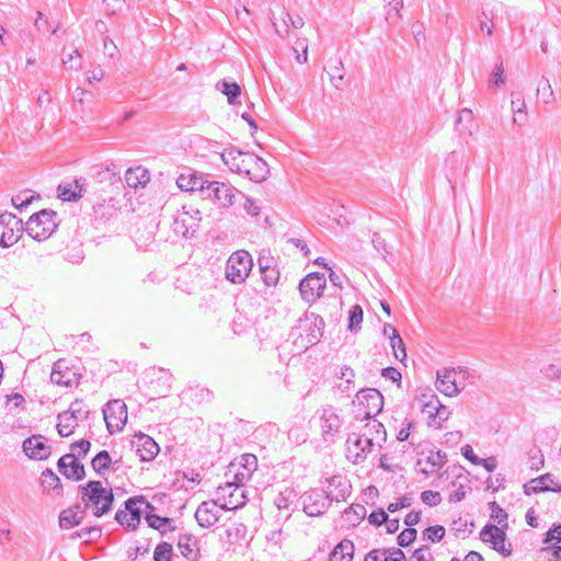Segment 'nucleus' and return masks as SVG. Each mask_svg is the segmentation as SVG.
I'll return each instance as SVG.
<instances>
[{
  "instance_id": "5fc2aeb1",
  "label": "nucleus",
  "mask_w": 561,
  "mask_h": 561,
  "mask_svg": "<svg viewBox=\"0 0 561 561\" xmlns=\"http://www.w3.org/2000/svg\"><path fill=\"white\" fill-rule=\"evenodd\" d=\"M409 561H434L431 548L427 545L416 549L409 558Z\"/></svg>"
},
{
  "instance_id": "4468645a",
  "label": "nucleus",
  "mask_w": 561,
  "mask_h": 561,
  "mask_svg": "<svg viewBox=\"0 0 561 561\" xmlns=\"http://www.w3.org/2000/svg\"><path fill=\"white\" fill-rule=\"evenodd\" d=\"M24 454L34 460H45L51 454V447L42 435H32L23 442Z\"/></svg>"
},
{
  "instance_id": "6ab92c4d",
  "label": "nucleus",
  "mask_w": 561,
  "mask_h": 561,
  "mask_svg": "<svg viewBox=\"0 0 561 561\" xmlns=\"http://www.w3.org/2000/svg\"><path fill=\"white\" fill-rule=\"evenodd\" d=\"M322 436L324 440H329L335 436V434L340 431L342 422L335 411V409L331 405H328L322 409V413L320 415Z\"/></svg>"
},
{
  "instance_id": "39448f33",
  "label": "nucleus",
  "mask_w": 561,
  "mask_h": 561,
  "mask_svg": "<svg viewBox=\"0 0 561 561\" xmlns=\"http://www.w3.org/2000/svg\"><path fill=\"white\" fill-rule=\"evenodd\" d=\"M253 267L252 256L248 251L233 252L226 264V278L232 284H241L249 276Z\"/></svg>"
},
{
  "instance_id": "4d7b16f0",
  "label": "nucleus",
  "mask_w": 561,
  "mask_h": 561,
  "mask_svg": "<svg viewBox=\"0 0 561 561\" xmlns=\"http://www.w3.org/2000/svg\"><path fill=\"white\" fill-rule=\"evenodd\" d=\"M421 500L424 504L433 507L442 502V496L439 492L426 490L421 493Z\"/></svg>"
},
{
  "instance_id": "a19ab883",
  "label": "nucleus",
  "mask_w": 561,
  "mask_h": 561,
  "mask_svg": "<svg viewBox=\"0 0 561 561\" xmlns=\"http://www.w3.org/2000/svg\"><path fill=\"white\" fill-rule=\"evenodd\" d=\"M22 233L23 232H18L16 227H14L13 225L10 226L9 228H5V230L2 232L0 237V247L3 249L10 248L20 240Z\"/></svg>"
},
{
  "instance_id": "0e129e2a",
  "label": "nucleus",
  "mask_w": 561,
  "mask_h": 561,
  "mask_svg": "<svg viewBox=\"0 0 561 561\" xmlns=\"http://www.w3.org/2000/svg\"><path fill=\"white\" fill-rule=\"evenodd\" d=\"M553 540H556L557 543L561 542V524H554L545 535V543L548 545Z\"/></svg>"
},
{
  "instance_id": "c9c22d12",
  "label": "nucleus",
  "mask_w": 561,
  "mask_h": 561,
  "mask_svg": "<svg viewBox=\"0 0 561 561\" xmlns=\"http://www.w3.org/2000/svg\"><path fill=\"white\" fill-rule=\"evenodd\" d=\"M112 463V458L107 450L99 451L92 459L91 466L93 470L101 474L104 471L108 470Z\"/></svg>"
},
{
  "instance_id": "c756f323",
  "label": "nucleus",
  "mask_w": 561,
  "mask_h": 561,
  "mask_svg": "<svg viewBox=\"0 0 561 561\" xmlns=\"http://www.w3.org/2000/svg\"><path fill=\"white\" fill-rule=\"evenodd\" d=\"M151 512L152 511H149L145 517L150 528L158 530L162 536L176 529L172 518L161 517L159 515L152 514Z\"/></svg>"
},
{
  "instance_id": "72a5a7b5",
  "label": "nucleus",
  "mask_w": 561,
  "mask_h": 561,
  "mask_svg": "<svg viewBox=\"0 0 561 561\" xmlns=\"http://www.w3.org/2000/svg\"><path fill=\"white\" fill-rule=\"evenodd\" d=\"M42 486L47 492L51 490L58 495L62 493V484L59 477L48 468L42 472Z\"/></svg>"
},
{
  "instance_id": "de8ad7c7",
  "label": "nucleus",
  "mask_w": 561,
  "mask_h": 561,
  "mask_svg": "<svg viewBox=\"0 0 561 561\" xmlns=\"http://www.w3.org/2000/svg\"><path fill=\"white\" fill-rule=\"evenodd\" d=\"M491 518L499 525L507 528V513L495 502L490 503Z\"/></svg>"
},
{
  "instance_id": "aec40b11",
  "label": "nucleus",
  "mask_w": 561,
  "mask_h": 561,
  "mask_svg": "<svg viewBox=\"0 0 561 561\" xmlns=\"http://www.w3.org/2000/svg\"><path fill=\"white\" fill-rule=\"evenodd\" d=\"M217 501H205L198 505L195 512V519L203 528H209L219 520V511Z\"/></svg>"
},
{
  "instance_id": "20e7f679",
  "label": "nucleus",
  "mask_w": 561,
  "mask_h": 561,
  "mask_svg": "<svg viewBox=\"0 0 561 561\" xmlns=\"http://www.w3.org/2000/svg\"><path fill=\"white\" fill-rule=\"evenodd\" d=\"M57 213L53 209H42L33 214L28 220L23 224L24 231L36 241L47 240L58 228Z\"/></svg>"
},
{
  "instance_id": "bb28decb",
  "label": "nucleus",
  "mask_w": 561,
  "mask_h": 561,
  "mask_svg": "<svg viewBox=\"0 0 561 561\" xmlns=\"http://www.w3.org/2000/svg\"><path fill=\"white\" fill-rule=\"evenodd\" d=\"M271 259L259 257L261 278L267 287H275L279 280V271L271 265Z\"/></svg>"
},
{
  "instance_id": "e433bc0d",
  "label": "nucleus",
  "mask_w": 561,
  "mask_h": 561,
  "mask_svg": "<svg viewBox=\"0 0 561 561\" xmlns=\"http://www.w3.org/2000/svg\"><path fill=\"white\" fill-rule=\"evenodd\" d=\"M330 81L333 87L337 90L342 89V82L344 80L343 62L340 59L334 60V65H331L328 70Z\"/></svg>"
},
{
  "instance_id": "9d476101",
  "label": "nucleus",
  "mask_w": 561,
  "mask_h": 561,
  "mask_svg": "<svg viewBox=\"0 0 561 561\" xmlns=\"http://www.w3.org/2000/svg\"><path fill=\"white\" fill-rule=\"evenodd\" d=\"M346 444V457L353 463L363 462L374 447L373 437H369L368 433L356 436L353 442L350 437Z\"/></svg>"
},
{
  "instance_id": "5701e85b",
  "label": "nucleus",
  "mask_w": 561,
  "mask_h": 561,
  "mask_svg": "<svg viewBox=\"0 0 561 561\" xmlns=\"http://www.w3.org/2000/svg\"><path fill=\"white\" fill-rule=\"evenodd\" d=\"M85 516V510L81 504H76L64 510L59 515V526L62 529H70L82 523Z\"/></svg>"
},
{
  "instance_id": "13d9d810",
  "label": "nucleus",
  "mask_w": 561,
  "mask_h": 561,
  "mask_svg": "<svg viewBox=\"0 0 561 561\" xmlns=\"http://www.w3.org/2000/svg\"><path fill=\"white\" fill-rule=\"evenodd\" d=\"M388 520V514L383 508H378L371 512L368 516V522L370 525L379 527L383 525Z\"/></svg>"
},
{
  "instance_id": "a18cd8bd",
  "label": "nucleus",
  "mask_w": 561,
  "mask_h": 561,
  "mask_svg": "<svg viewBox=\"0 0 561 561\" xmlns=\"http://www.w3.org/2000/svg\"><path fill=\"white\" fill-rule=\"evenodd\" d=\"M445 528L440 525L428 526L422 533L424 540L439 542L445 537Z\"/></svg>"
},
{
  "instance_id": "ddd939ff",
  "label": "nucleus",
  "mask_w": 561,
  "mask_h": 561,
  "mask_svg": "<svg viewBox=\"0 0 561 561\" xmlns=\"http://www.w3.org/2000/svg\"><path fill=\"white\" fill-rule=\"evenodd\" d=\"M81 375L68 366L67 360L59 359L54 363L50 381L62 387L78 386Z\"/></svg>"
},
{
  "instance_id": "ea45409f",
  "label": "nucleus",
  "mask_w": 561,
  "mask_h": 561,
  "mask_svg": "<svg viewBox=\"0 0 561 561\" xmlns=\"http://www.w3.org/2000/svg\"><path fill=\"white\" fill-rule=\"evenodd\" d=\"M70 467L67 469L66 474H62L67 479L73 481H81L85 477L84 466L79 461L78 457H75L71 462H69Z\"/></svg>"
},
{
  "instance_id": "864d4df0",
  "label": "nucleus",
  "mask_w": 561,
  "mask_h": 561,
  "mask_svg": "<svg viewBox=\"0 0 561 561\" xmlns=\"http://www.w3.org/2000/svg\"><path fill=\"white\" fill-rule=\"evenodd\" d=\"M439 399H434V401H430V403H424L421 408V411L423 414H426L430 422V425H433L436 423V416H437V405L439 404Z\"/></svg>"
},
{
  "instance_id": "f3484780",
  "label": "nucleus",
  "mask_w": 561,
  "mask_h": 561,
  "mask_svg": "<svg viewBox=\"0 0 561 561\" xmlns=\"http://www.w3.org/2000/svg\"><path fill=\"white\" fill-rule=\"evenodd\" d=\"M209 183L207 179L202 174H197L196 172L188 171L187 173H182L176 180V184L180 190L186 192H199L202 197L206 194V185Z\"/></svg>"
},
{
  "instance_id": "338daca9",
  "label": "nucleus",
  "mask_w": 561,
  "mask_h": 561,
  "mask_svg": "<svg viewBox=\"0 0 561 561\" xmlns=\"http://www.w3.org/2000/svg\"><path fill=\"white\" fill-rule=\"evenodd\" d=\"M446 461H447V455L439 450L431 454L427 457V462H430L433 467H436L438 469L442 468L446 463Z\"/></svg>"
},
{
  "instance_id": "7c9ffc66",
  "label": "nucleus",
  "mask_w": 561,
  "mask_h": 561,
  "mask_svg": "<svg viewBox=\"0 0 561 561\" xmlns=\"http://www.w3.org/2000/svg\"><path fill=\"white\" fill-rule=\"evenodd\" d=\"M57 432L61 437L70 436L78 426V420L72 414L64 411L57 415Z\"/></svg>"
},
{
  "instance_id": "b1692460",
  "label": "nucleus",
  "mask_w": 561,
  "mask_h": 561,
  "mask_svg": "<svg viewBox=\"0 0 561 561\" xmlns=\"http://www.w3.org/2000/svg\"><path fill=\"white\" fill-rule=\"evenodd\" d=\"M84 179L75 180L73 183H61L57 187L58 197L64 202H77L83 192Z\"/></svg>"
},
{
  "instance_id": "412c9836",
  "label": "nucleus",
  "mask_w": 561,
  "mask_h": 561,
  "mask_svg": "<svg viewBox=\"0 0 561 561\" xmlns=\"http://www.w3.org/2000/svg\"><path fill=\"white\" fill-rule=\"evenodd\" d=\"M329 483V494L331 501H346L352 494V485L346 477L341 474H335L328 480Z\"/></svg>"
},
{
  "instance_id": "c85d7f7f",
  "label": "nucleus",
  "mask_w": 561,
  "mask_h": 561,
  "mask_svg": "<svg viewBox=\"0 0 561 561\" xmlns=\"http://www.w3.org/2000/svg\"><path fill=\"white\" fill-rule=\"evenodd\" d=\"M366 507L362 504H352L343 512V526L346 528L356 527L365 517Z\"/></svg>"
},
{
  "instance_id": "473e14b6",
  "label": "nucleus",
  "mask_w": 561,
  "mask_h": 561,
  "mask_svg": "<svg viewBox=\"0 0 561 561\" xmlns=\"http://www.w3.org/2000/svg\"><path fill=\"white\" fill-rule=\"evenodd\" d=\"M217 89L227 96L231 105H234L241 95V87L234 81L222 80L217 83Z\"/></svg>"
},
{
  "instance_id": "1a4fd4ad",
  "label": "nucleus",
  "mask_w": 561,
  "mask_h": 561,
  "mask_svg": "<svg viewBox=\"0 0 561 561\" xmlns=\"http://www.w3.org/2000/svg\"><path fill=\"white\" fill-rule=\"evenodd\" d=\"M332 501L327 491L312 489L302 495L304 512L308 516H321L327 512Z\"/></svg>"
},
{
  "instance_id": "f03ea898",
  "label": "nucleus",
  "mask_w": 561,
  "mask_h": 561,
  "mask_svg": "<svg viewBox=\"0 0 561 561\" xmlns=\"http://www.w3.org/2000/svg\"><path fill=\"white\" fill-rule=\"evenodd\" d=\"M323 328L324 320L320 316L306 312L304 317L299 318L289 335L294 337V344L298 351H306L320 342Z\"/></svg>"
},
{
  "instance_id": "052dcab7",
  "label": "nucleus",
  "mask_w": 561,
  "mask_h": 561,
  "mask_svg": "<svg viewBox=\"0 0 561 561\" xmlns=\"http://www.w3.org/2000/svg\"><path fill=\"white\" fill-rule=\"evenodd\" d=\"M35 198L34 195H27V193H21L12 197V205L18 209L26 208L32 201Z\"/></svg>"
},
{
  "instance_id": "f704fd0d",
  "label": "nucleus",
  "mask_w": 561,
  "mask_h": 561,
  "mask_svg": "<svg viewBox=\"0 0 561 561\" xmlns=\"http://www.w3.org/2000/svg\"><path fill=\"white\" fill-rule=\"evenodd\" d=\"M363 433H368L369 437H373V440H376L380 448L381 443L386 442L387 438L383 424L374 419H370L369 422L365 425Z\"/></svg>"
},
{
  "instance_id": "69168bd1",
  "label": "nucleus",
  "mask_w": 561,
  "mask_h": 561,
  "mask_svg": "<svg viewBox=\"0 0 561 561\" xmlns=\"http://www.w3.org/2000/svg\"><path fill=\"white\" fill-rule=\"evenodd\" d=\"M91 448V443L88 439H80L70 445L72 451L78 450V457H85Z\"/></svg>"
},
{
  "instance_id": "58836bf2",
  "label": "nucleus",
  "mask_w": 561,
  "mask_h": 561,
  "mask_svg": "<svg viewBox=\"0 0 561 561\" xmlns=\"http://www.w3.org/2000/svg\"><path fill=\"white\" fill-rule=\"evenodd\" d=\"M102 529L100 526L84 527L71 535V539H83L84 542L96 540L101 537Z\"/></svg>"
},
{
  "instance_id": "680f3d73",
  "label": "nucleus",
  "mask_w": 561,
  "mask_h": 561,
  "mask_svg": "<svg viewBox=\"0 0 561 561\" xmlns=\"http://www.w3.org/2000/svg\"><path fill=\"white\" fill-rule=\"evenodd\" d=\"M412 501H413L412 496L405 494V495L401 496L398 500V502L390 503L388 505V507H387V511L390 512V513H394V512H397L400 508L409 507V506H411Z\"/></svg>"
},
{
  "instance_id": "bf43d9fd",
  "label": "nucleus",
  "mask_w": 561,
  "mask_h": 561,
  "mask_svg": "<svg viewBox=\"0 0 561 561\" xmlns=\"http://www.w3.org/2000/svg\"><path fill=\"white\" fill-rule=\"evenodd\" d=\"M98 176H108V182L111 184L121 182L119 172L116 170V165L114 163L106 165L104 170L98 173Z\"/></svg>"
},
{
  "instance_id": "6e6d98bb",
  "label": "nucleus",
  "mask_w": 561,
  "mask_h": 561,
  "mask_svg": "<svg viewBox=\"0 0 561 561\" xmlns=\"http://www.w3.org/2000/svg\"><path fill=\"white\" fill-rule=\"evenodd\" d=\"M391 347L393 350L394 357L403 362L407 358V351L403 340L398 334V337L390 340Z\"/></svg>"
},
{
  "instance_id": "774afa93",
  "label": "nucleus",
  "mask_w": 561,
  "mask_h": 561,
  "mask_svg": "<svg viewBox=\"0 0 561 561\" xmlns=\"http://www.w3.org/2000/svg\"><path fill=\"white\" fill-rule=\"evenodd\" d=\"M541 552L551 556L553 561H561V546L553 543L541 549Z\"/></svg>"
},
{
  "instance_id": "09e8293b",
  "label": "nucleus",
  "mask_w": 561,
  "mask_h": 561,
  "mask_svg": "<svg viewBox=\"0 0 561 561\" xmlns=\"http://www.w3.org/2000/svg\"><path fill=\"white\" fill-rule=\"evenodd\" d=\"M295 496L296 493L293 489H286L275 497L274 503L278 510H286L293 503Z\"/></svg>"
},
{
  "instance_id": "49530a36",
  "label": "nucleus",
  "mask_w": 561,
  "mask_h": 561,
  "mask_svg": "<svg viewBox=\"0 0 561 561\" xmlns=\"http://www.w3.org/2000/svg\"><path fill=\"white\" fill-rule=\"evenodd\" d=\"M67 412L76 416L78 421L88 419L90 413L88 407L81 400H75L71 402Z\"/></svg>"
},
{
  "instance_id": "4be33fe9",
  "label": "nucleus",
  "mask_w": 561,
  "mask_h": 561,
  "mask_svg": "<svg viewBox=\"0 0 561 561\" xmlns=\"http://www.w3.org/2000/svg\"><path fill=\"white\" fill-rule=\"evenodd\" d=\"M455 368H445L437 371L436 388L445 396L453 397L458 394L463 387H459L455 379Z\"/></svg>"
},
{
  "instance_id": "cd10ccee",
  "label": "nucleus",
  "mask_w": 561,
  "mask_h": 561,
  "mask_svg": "<svg viewBox=\"0 0 561 561\" xmlns=\"http://www.w3.org/2000/svg\"><path fill=\"white\" fill-rule=\"evenodd\" d=\"M354 551L353 541L343 539L330 552L329 561H353Z\"/></svg>"
},
{
  "instance_id": "8fccbe9b",
  "label": "nucleus",
  "mask_w": 561,
  "mask_h": 561,
  "mask_svg": "<svg viewBox=\"0 0 561 561\" xmlns=\"http://www.w3.org/2000/svg\"><path fill=\"white\" fill-rule=\"evenodd\" d=\"M0 225L4 228H9L10 226L16 227L18 232H24L23 228V221L21 219H18L15 215L12 213H3L0 214Z\"/></svg>"
},
{
  "instance_id": "603ef678",
  "label": "nucleus",
  "mask_w": 561,
  "mask_h": 561,
  "mask_svg": "<svg viewBox=\"0 0 561 561\" xmlns=\"http://www.w3.org/2000/svg\"><path fill=\"white\" fill-rule=\"evenodd\" d=\"M64 65L69 70H79L82 68L81 54L78 49L72 50L66 58L62 59Z\"/></svg>"
},
{
  "instance_id": "2eb2a0df",
  "label": "nucleus",
  "mask_w": 561,
  "mask_h": 561,
  "mask_svg": "<svg viewBox=\"0 0 561 561\" xmlns=\"http://www.w3.org/2000/svg\"><path fill=\"white\" fill-rule=\"evenodd\" d=\"M138 503H145L147 511H154L156 507L148 501H146L145 496H133L127 499L124 502V508L128 512V523H126V530H136L140 524L141 519V511L137 506Z\"/></svg>"
},
{
  "instance_id": "9b49d317",
  "label": "nucleus",
  "mask_w": 561,
  "mask_h": 561,
  "mask_svg": "<svg viewBox=\"0 0 561 561\" xmlns=\"http://www.w3.org/2000/svg\"><path fill=\"white\" fill-rule=\"evenodd\" d=\"M356 397L359 404L365 409V419L370 420L381 412L383 407V397L377 389H362L357 392Z\"/></svg>"
},
{
  "instance_id": "f257e3e1",
  "label": "nucleus",
  "mask_w": 561,
  "mask_h": 561,
  "mask_svg": "<svg viewBox=\"0 0 561 561\" xmlns=\"http://www.w3.org/2000/svg\"><path fill=\"white\" fill-rule=\"evenodd\" d=\"M221 160L232 171L247 176L251 181L261 182L268 174L267 163L259 156L241 151L236 147L226 148L221 152Z\"/></svg>"
},
{
  "instance_id": "c03bdc74",
  "label": "nucleus",
  "mask_w": 561,
  "mask_h": 561,
  "mask_svg": "<svg viewBox=\"0 0 561 561\" xmlns=\"http://www.w3.org/2000/svg\"><path fill=\"white\" fill-rule=\"evenodd\" d=\"M363 321V309L359 305H354L348 312V330L356 332L360 328Z\"/></svg>"
},
{
  "instance_id": "0eeeda50",
  "label": "nucleus",
  "mask_w": 561,
  "mask_h": 561,
  "mask_svg": "<svg viewBox=\"0 0 561 561\" xmlns=\"http://www.w3.org/2000/svg\"><path fill=\"white\" fill-rule=\"evenodd\" d=\"M325 285L327 282L323 273H309L299 283L300 296L307 304H313L322 296Z\"/></svg>"
},
{
  "instance_id": "a878e982",
  "label": "nucleus",
  "mask_w": 561,
  "mask_h": 561,
  "mask_svg": "<svg viewBox=\"0 0 561 561\" xmlns=\"http://www.w3.org/2000/svg\"><path fill=\"white\" fill-rule=\"evenodd\" d=\"M243 483H239L236 480V485L232 489V491L228 494V499L224 501L219 506L221 510L225 511H232L242 507L245 502L247 497L244 495V490L242 489Z\"/></svg>"
},
{
  "instance_id": "a211bd4d",
  "label": "nucleus",
  "mask_w": 561,
  "mask_h": 561,
  "mask_svg": "<svg viewBox=\"0 0 561 561\" xmlns=\"http://www.w3.org/2000/svg\"><path fill=\"white\" fill-rule=\"evenodd\" d=\"M131 443L136 447V453L141 461L153 460L160 450L154 439L144 433L135 435Z\"/></svg>"
},
{
  "instance_id": "2f4dec72",
  "label": "nucleus",
  "mask_w": 561,
  "mask_h": 561,
  "mask_svg": "<svg viewBox=\"0 0 561 561\" xmlns=\"http://www.w3.org/2000/svg\"><path fill=\"white\" fill-rule=\"evenodd\" d=\"M150 180L147 170L138 168H129L125 173V181L129 187L145 186Z\"/></svg>"
},
{
  "instance_id": "3c124183",
  "label": "nucleus",
  "mask_w": 561,
  "mask_h": 561,
  "mask_svg": "<svg viewBox=\"0 0 561 561\" xmlns=\"http://www.w3.org/2000/svg\"><path fill=\"white\" fill-rule=\"evenodd\" d=\"M416 535H417V531L415 528H413V527L405 528L404 530H402L399 534V536L397 538L398 545L400 547H409L416 539Z\"/></svg>"
},
{
  "instance_id": "7ed1b4c3",
  "label": "nucleus",
  "mask_w": 561,
  "mask_h": 561,
  "mask_svg": "<svg viewBox=\"0 0 561 561\" xmlns=\"http://www.w3.org/2000/svg\"><path fill=\"white\" fill-rule=\"evenodd\" d=\"M79 493L84 510L92 507L94 516L102 517L112 510L114 503L113 491L104 488L101 481L91 480L87 484L80 485Z\"/></svg>"
},
{
  "instance_id": "37998d69",
  "label": "nucleus",
  "mask_w": 561,
  "mask_h": 561,
  "mask_svg": "<svg viewBox=\"0 0 561 561\" xmlns=\"http://www.w3.org/2000/svg\"><path fill=\"white\" fill-rule=\"evenodd\" d=\"M173 547L167 541L157 545L153 551V561H172Z\"/></svg>"
},
{
  "instance_id": "f8f14e48",
  "label": "nucleus",
  "mask_w": 561,
  "mask_h": 561,
  "mask_svg": "<svg viewBox=\"0 0 561 561\" xmlns=\"http://www.w3.org/2000/svg\"><path fill=\"white\" fill-rule=\"evenodd\" d=\"M204 198L213 201L220 207H229L233 204L234 188L222 182L209 181Z\"/></svg>"
},
{
  "instance_id": "423d86ee",
  "label": "nucleus",
  "mask_w": 561,
  "mask_h": 561,
  "mask_svg": "<svg viewBox=\"0 0 561 561\" xmlns=\"http://www.w3.org/2000/svg\"><path fill=\"white\" fill-rule=\"evenodd\" d=\"M505 527L496 526L494 524L488 523L480 530V539L483 542H489L492 546V549L502 554L503 557L512 556L513 548L511 542H506V533Z\"/></svg>"
},
{
  "instance_id": "79ce46f5",
  "label": "nucleus",
  "mask_w": 561,
  "mask_h": 561,
  "mask_svg": "<svg viewBox=\"0 0 561 561\" xmlns=\"http://www.w3.org/2000/svg\"><path fill=\"white\" fill-rule=\"evenodd\" d=\"M197 540L193 535L190 534H183L180 535L179 541H178V548L180 549L182 556L186 559H191V556L193 553L192 545H196Z\"/></svg>"
},
{
  "instance_id": "e2e57ef3",
  "label": "nucleus",
  "mask_w": 561,
  "mask_h": 561,
  "mask_svg": "<svg viewBox=\"0 0 561 561\" xmlns=\"http://www.w3.org/2000/svg\"><path fill=\"white\" fill-rule=\"evenodd\" d=\"M245 534H247V527L242 523H236L227 529L228 538L233 537L234 539H239V538H243L245 536Z\"/></svg>"
},
{
  "instance_id": "6e6552de",
  "label": "nucleus",
  "mask_w": 561,
  "mask_h": 561,
  "mask_svg": "<svg viewBox=\"0 0 561 561\" xmlns=\"http://www.w3.org/2000/svg\"><path fill=\"white\" fill-rule=\"evenodd\" d=\"M103 415L107 431L114 434L122 431L127 422V407L122 400L108 401L103 409Z\"/></svg>"
},
{
  "instance_id": "4c0bfd02",
  "label": "nucleus",
  "mask_w": 561,
  "mask_h": 561,
  "mask_svg": "<svg viewBox=\"0 0 561 561\" xmlns=\"http://www.w3.org/2000/svg\"><path fill=\"white\" fill-rule=\"evenodd\" d=\"M472 121H473L472 111L469 108H462L461 111H459L458 117L455 122L456 129H458L460 134H463V133L471 134L469 125H471Z\"/></svg>"
},
{
  "instance_id": "393cba45",
  "label": "nucleus",
  "mask_w": 561,
  "mask_h": 561,
  "mask_svg": "<svg viewBox=\"0 0 561 561\" xmlns=\"http://www.w3.org/2000/svg\"><path fill=\"white\" fill-rule=\"evenodd\" d=\"M240 469L234 473V480L239 483L248 481L257 468V458L253 454H244L241 456Z\"/></svg>"
},
{
  "instance_id": "dca6fc26",
  "label": "nucleus",
  "mask_w": 561,
  "mask_h": 561,
  "mask_svg": "<svg viewBox=\"0 0 561 561\" xmlns=\"http://www.w3.org/2000/svg\"><path fill=\"white\" fill-rule=\"evenodd\" d=\"M547 491L561 493V483L554 481L552 474L550 473H546L538 478L531 479L529 482L524 484V492L527 495Z\"/></svg>"
}]
</instances>
